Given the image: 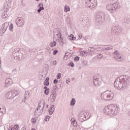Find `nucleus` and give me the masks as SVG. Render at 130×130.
Listing matches in <instances>:
<instances>
[{
	"instance_id": "obj_1",
	"label": "nucleus",
	"mask_w": 130,
	"mask_h": 130,
	"mask_svg": "<svg viewBox=\"0 0 130 130\" xmlns=\"http://www.w3.org/2000/svg\"><path fill=\"white\" fill-rule=\"evenodd\" d=\"M129 82V77L126 75H121L117 78L114 83V86L117 90H125L127 88Z\"/></svg>"
},
{
	"instance_id": "obj_2",
	"label": "nucleus",
	"mask_w": 130,
	"mask_h": 130,
	"mask_svg": "<svg viewBox=\"0 0 130 130\" xmlns=\"http://www.w3.org/2000/svg\"><path fill=\"white\" fill-rule=\"evenodd\" d=\"M103 112L106 115L113 116V115H117V113L119 112V108L114 104H111L106 106L103 110Z\"/></svg>"
},
{
	"instance_id": "obj_3",
	"label": "nucleus",
	"mask_w": 130,
	"mask_h": 130,
	"mask_svg": "<svg viewBox=\"0 0 130 130\" xmlns=\"http://www.w3.org/2000/svg\"><path fill=\"white\" fill-rule=\"evenodd\" d=\"M101 98L104 99V100H108V101L112 100L114 97V93L109 91L108 90L102 93L101 95Z\"/></svg>"
},
{
	"instance_id": "obj_4",
	"label": "nucleus",
	"mask_w": 130,
	"mask_h": 130,
	"mask_svg": "<svg viewBox=\"0 0 130 130\" xmlns=\"http://www.w3.org/2000/svg\"><path fill=\"white\" fill-rule=\"evenodd\" d=\"M94 20L96 23H99V25L102 24V23L105 21L104 13L102 12H98L96 15L94 17Z\"/></svg>"
},
{
	"instance_id": "obj_5",
	"label": "nucleus",
	"mask_w": 130,
	"mask_h": 130,
	"mask_svg": "<svg viewBox=\"0 0 130 130\" xmlns=\"http://www.w3.org/2000/svg\"><path fill=\"white\" fill-rule=\"evenodd\" d=\"M39 107L37 108V109L35 111L34 114L35 115H40V114H42L43 112V109H44V105L45 103L44 101H39Z\"/></svg>"
},
{
	"instance_id": "obj_6",
	"label": "nucleus",
	"mask_w": 130,
	"mask_h": 130,
	"mask_svg": "<svg viewBox=\"0 0 130 130\" xmlns=\"http://www.w3.org/2000/svg\"><path fill=\"white\" fill-rule=\"evenodd\" d=\"M121 5L118 2L114 3L113 4H110L107 6V10L108 11H115L117 9H121Z\"/></svg>"
},
{
	"instance_id": "obj_7",
	"label": "nucleus",
	"mask_w": 130,
	"mask_h": 130,
	"mask_svg": "<svg viewBox=\"0 0 130 130\" xmlns=\"http://www.w3.org/2000/svg\"><path fill=\"white\" fill-rule=\"evenodd\" d=\"M113 54L114 55L113 59L116 60V61H122V60L124 59L123 56L120 55L119 52L118 51H115L113 53Z\"/></svg>"
},
{
	"instance_id": "obj_8",
	"label": "nucleus",
	"mask_w": 130,
	"mask_h": 130,
	"mask_svg": "<svg viewBox=\"0 0 130 130\" xmlns=\"http://www.w3.org/2000/svg\"><path fill=\"white\" fill-rule=\"evenodd\" d=\"M101 79V75L100 74H95L93 76V83L94 86H100L101 85V82L100 80Z\"/></svg>"
},
{
	"instance_id": "obj_9",
	"label": "nucleus",
	"mask_w": 130,
	"mask_h": 130,
	"mask_svg": "<svg viewBox=\"0 0 130 130\" xmlns=\"http://www.w3.org/2000/svg\"><path fill=\"white\" fill-rule=\"evenodd\" d=\"M54 35H53V38L54 39H55L56 37H58V38H59L60 41L61 43L63 42V39L61 38V33L60 32V30H59V28H55L54 29Z\"/></svg>"
},
{
	"instance_id": "obj_10",
	"label": "nucleus",
	"mask_w": 130,
	"mask_h": 130,
	"mask_svg": "<svg viewBox=\"0 0 130 130\" xmlns=\"http://www.w3.org/2000/svg\"><path fill=\"white\" fill-rule=\"evenodd\" d=\"M85 5L87 7V8H90V9H93L95 8V5H96V1L86 0L85 2Z\"/></svg>"
},
{
	"instance_id": "obj_11",
	"label": "nucleus",
	"mask_w": 130,
	"mask_h": 130,
	"mask_svg": "<svg viewBox=\"0 0 130 130\" xmlns=\"http://www.w3.org/2000/svg\"><path fill=\"white\" fill-rule=\"evenodd\" d=\"M16 24L18 27H22L25 24V20L22 17H18L16 20Z\"/></svg>"
},
{
	"instance_id": "obj_12",
	"label": "nucleus",
	"mask_w": 130,
	"mask_h": 130,
	"mask_svg": "<svg viewBox=\"0 0 130 130\" xmlns=\"http://www.w3.org/2000/svg\"><path fill=\"white\" fill-rule=\"evenodd\" d=\"M13 84V80L11 78H7L5 81V86L9 87Z\"/></svg>"
},
{
	"instance_id": "obj_13",
	"label": "nucleus",
	"mask_w": 130,
	"mask_h": 130,
	"mask_svg": "<svg viewBox=\"0 0 130 130\" xmlns=\"http://www.w3.org/2000/svg\"><path fill=\"white\" fill-rule=\"evenodd\" d=\"M84 117H85V114H79L78 115V118L79 121H81L82 122H83V121H86V120H87V119H85Z\"/></svg>"
},
{
	"instance_id": "obj_14",
	"label": "nucleus",
	"mask_w": 130,
	"mask_h": 130,
	"mask_svg": "<svg viewBox=\"0 0 130 130\" xmlns=\"http://www.w3.org/2000/svg\"><path fill=\"white\" fill-rule=\"evenodd\" d=\"M19 53H21V50H20V49L17 48L13 51L12 54L13 56H18Z\"/></svg>"
},
{
	"instance_id": "obj_15",
	"label": "nucleus",
	"mask_w": 130,
	"mask_h": 130,
	"mask_svg": "<svg viewBox=\"0 0 130 130\" xmlns=\"http://www.w3.org/2000/svg\"><path fill=\"white\" fill-rule=\"evenodd\" d=\"M51 102H54L55 101V99H56V96L55 95V93H54V91H53L52 94L50 95Z\"/></svg>"
},
{
	"instance_id": "obj_16",
	"label": "nucleus",
	"mask_w": 130,
	"mask_h": 130,
	"mask_svg": "<svg viewBox=\"0 0 130 130\" xmlns=\"http://www.w3.org/2000/svg\"><path fill=\"white\" fill-rule=\"evenodd\" d=\"M44 89H45L44 93L45 95H48L49 94V88L46 86H45Z\"/></svg>"
},
{
	"instance_id": "obj_17",
	"label": "nucleus",
	"mask_w": 130,
	"mask_h": 130,
	"mask_svg": "<svg viewBox=\"0 0 130 130\" xmlns=\"http://www.w3.org/2000/svg\"><path fill=\"white\" fill-rule=\"evenodd\" d=\"M76 104V99L73 98L70 102L71 106H74Z\"/></svg>"
},
{
	"instance_id": "obj_18",
	"label": "nucleus",
	"mask_w": 130,
	"mask_h": 130,
	"mask_svg": "<svg viewBox=\"0 0 130 130\" xmlns=\"http://www.w3.org/2000/svg\"><path fill=\"white\" fill-rule=\"evenodd\" d=\"M9 25H10V23H9V22H5L2 25V26H3V28H5L6 29H8V27H9Z\"/></svg>"
},
{
	"instance_id": "obj_19",
	"label": "nucleus",
	"mask_w": 130,
	"mask_h": 130,
	"mask_svg": "<svg viewBox=\"0 0 130 130\" xmlns=\"http://www.w3.org/2000/svg\"><path fill=\"white\" fill-rule=\"evenodd\" d=\"M113 49V46H107L104 50H111Z\"/></svg>"
},
{
	"instance_id": "obj_20",
	"label": "nucleus",
	"mask_w": 130,
	"mask_h": 130,
	"mask_svg": "<svg viewBox=\"0 0 130 130\" xmlns=\"http://www.w3.org/2000/svg\"><path fill=\"white\" fill-rule=\"evenodd\" d=\"M71 10V8H70V7L68 6H66L64 7V12L65 13H68V12H70V11Z\"/></svg>"
},
{
	"instance_id": "obj_21",
	"label": "nucleus",
	"mask_w": 130,
	"mask_h": 130,
	"mask_svg": "<svg viewBox=\"0 0 130 130\" xmlns=\"http://www.w3.org/2000/svg\"><path fill=\"white\" fill-rule=\"evenodd\" d=\"M0 31L2 33H3V34H5V32H6L7 31V29L5 27H3V26H2Z\"/></svg>"
},
{
	"instance_id": "obj_22",
	"label": "nucleus",
	"mask_w": 130,
	"mask_h": 130,
	"mask_svg": "<svg viewBox=\"0 0 130 130\" xmlns=\"http://www.w3.org/2000/svg\"><path fill=\"white\" fill-rule=\"evenodd\" d=\"M72 123H73V125L75 127H77L78 126V122H77V121H76V120H74V121L72 120Z\"/></svg>"
},
{
	"instance_id": "obj_23",
	"label": "nucleus",
	"mask_w": 130,
	"mask_h": 130,
	"mask_svg": "<svg viewBox=\"0 0 130 130\" xmlns=\"http://www.w3.org/2000/svg\"><path fill=\"white\" fill-rule=\"evenodd\" d=\"M70 40H76V37H74V35L71 34L69 36Z\"/></svg>"
},
{
	"instance_id": "obj_24",
	"label": "nucleus",
	"mask_w": 130,
	"mask_h": 130,
	"mask_svg": "<svg viewBox=\"0 0 130 130\" xmlns=\"http://www.w3.org/2000/svg\"><path fill=\"white\" fill-rule=\"evenodd\" d=\"M29 95H30V93L28 91H25L24 94V97L25 99H27V98H29Z\"/></svg>"
},
{
	"instance_id": "obj_25",
	"label": "nucleus",
	"mask_w": 130,
	"mask_h": 130,
	"mask_svg": "<svg viewBox=\"0 0 130 130\" xmlns=\"http://www.w3.org/2000/svg\"><path fill=\"white\" fill-rule=\"evenodd\" d=\"M115 31H116V26H113L111 27V32L112 33H115Z\"/></svg>"
},
{
	"instance_id": "obj_26",
	"label": "nucleus",
	"mask_w": 130,
	"mask_h": 130,
	"mask_svg": "<svg viewBox=\"0 0 130 130\" xmlns=\"http://www.w3.org/2000/svg\"><path fill=\"white\" fill-rule=\"evenodd\" d=\"M56 42L55 41H53V42L50 43V46L51 47H54V46H56Z\"/></svg>"
},
{
	"instance_id": "obj_27",
	"label": "nucleus",
	"mask_w": 130,
	"mask_h": 130,
	"mask_svg": "<svg viewBox=\"0 0 130 130\" xmlns=\"http://www.w3.org/2000/svg\"><path fill=\"white\" fill-rule=\"evenodd\" d=\"M88 51L89 52H94V51H95V49L93 47H89L88 48Z\"/></svg>"
},
{
	"instance_id": "obj_28",
	"label": "nucleus",
	"mask_w": 130,
	"mask_h": 130,
	"mask_svg": "<svg viewBox=\"0 0 130 130\" xmlns=\"http://www.w3.org/2000/svg\"><path fill=\"white\" fill-rule=\"evenodd\" d=\"M7 17H8V14H6V13H4L2 14V17L3 19H6Z\"/></svg>"
},
{
	"instance_id": "obj_29",
	"label": "nucleus",
	"mask_w": 130,
	"mask_h": 130,
	"mask_svg": "<svg viewBox=\"0 0 130 130\" xmlns=\"http://www.w3.org/2000/svg\"><path fill=\"white\" fill-rule=\"evenodd\" d=\"M13 28H14V25H13V23H11L9 26V30L11 31V32H13Z\"/></svg>"
},
{
	"instance_id": "obj_30",
	"label": "nucleus",
	"mask_w": 130,
	"mask_h": 130,
	"mask_svg": "<svg viewBox=\"0 0 130 130\" xmlns=\"http://www.w3.org/2000/svg\"><path fill=\"white\" fill-rule=\"evenodd\" d=\"M50 111H52V112H54V105H52L50 108Z\"/></svg>"
},
{
	"instance_id": "obj_31",
	"label": "nucleus",
	"mask_w": 130,
	"mask_h": 130,
	"mask_svg": "<svg viewBox=\"0 0 130 130\" xmlns=\"http://www.w3.org/2000/svg\"><path fill=\"white\" fill-rule=\"evenodd\" d=\"M96 57H98V58H102V57H103V55H102V54L101 53H98L96 55Z\"/></svg>"
},
{
	"instance_id": "obj_32",
	"label": "nucleus",
	"mask_w": 130,
	"mask_h": 130,
	"mask_svg": "<svg viewBox=\"0 0 130 130\" xmlns=\"http://www.w3.org/2000/svg\"><path fill=\"white\" fill-rule=\"evenodd\" d=\"M13 98V96L12 95V92H11V91H10L9 93H8V99H11Z\"/></svg>"
},
{
	"instance_id": "obj_33",
	"label": "nucleus",
	"mask_w": 130,
	"mask_h": 130,
	"mask_svg": "<svg viewBox=\"0 0 130 130\" xmlns=\"http://www.w3.org/2000/svg\"><path fill=\"white\" fill-rule=\"evenodd\" d=\"M13 92H14V93L15 94V95L17 96V95H19V90H16V89H14V90H13Z\"/></svg>"
},
{
	"instance_id": "obj_34",
	"label": "nucleus",
	"mask_w": 130,
	"mask_h": 130,
	"mask_svg": "<svg viewBox=\"0 0 130 130\" xmlns=\"http://www.w3.org/2000/svg\"><path fill=\"white\" fill-rule=\"evenodd\" d=\"M120 28H117V27H116V31L115 34H117V33H120Z\"/></svg>"
},
{
	"instance_id": "obj_35",
	"label": "nucleus",
	"mask_w": 130,
	"mask_h": 130,
	"mask_svg": "<svg viewBox=\"0 0 130 130\" xmlns=\"http://www.w3.org/2000/svg\"><path fill=\"white\" fill-rule=\"evenodd\" d=\"M49 118H50V116L47 115L44 119V120L45 121H49Z\"/></svg>"
},
{
	"instance_id": "obj_36",
	"label": "nucleus",
	"mask_w": 130,
	"mask_h": 130,
	"mask_svg": "<svg viewBox=\"0 0 130 130\" xmlns=\"http://www.w3.org/2000/svg\"><path fill=\"white\" fill-rule=\"evenodd\" d=\"M40 8L38 9V13H41L43 10H44V7H39Z\"/></svg>"
},
{
	"instance_id": "obj_37",
	"label": "nucleus",
	"mask_w": 130,
	"mask_h": 130,
	"mask_svg": "<svg viewBox=\"0 0 130 130\" xmlns=\"http://www.w3.org/2000/svg\"><path fill=\"white\" fill-rule=\"evenodd\" d=\"M60 78H61V73H58V74L57 75V79L58 80H59V79H60Z\"/></svg>"
},
{
	"instance_id": "obj_38",
	"label": "nucleus",
	"mask_w": 130,
	"mask_h": 130,
	"mask_svg": "<svg viewBox=\"0 0 130 130\" xmlns=\"http://www.w3.org/2000/svg\"><path fill=\"white\" fill-rule=\"evenodd\" d=\"M57 88H58L57 85H55V86H54V89H53V90H54V94H55V93H56V89H57Z\"/></svg>"
},
{
	"instance_id": "obj_39",
	"label": "nucleus",
	"mask_w": 130,
	"mask_h": 130,
	"mask_svg": "<svg viewBox=\"0 0 130 130\" xmlns=\"http://www.w3.org/2000/svg\"><path fill=\"white\" fill-rule=\"evenodd\" d=\"M74 60L75 61H78L79 60H80V57L79 56H76L75 58H74Z\"/></svg>"
},
{
	"instance_id": "obj_40",
	"label": "nucleus",
	"mask_w": 130,
	"mask_h": 130,
	"mask_svg": "<svg viewBox=\"0 0 130 130\" xmlns=\"http://www.w3.org/2000/svg\"><path fill=\"white\" fill-rule=\"evenodd\" d=\"M11 93H12V96L13 97V98H14V97H16V94L14 92V90H12L11 91H10Z\"/></svg>"
},
{
	"instance_id": "obj_41",
	"label": "nucleus",
	"mask_w": 130,
	"mask_h": 130,
	"mask_svg": "<svg viewBox=\"0 0 130 130\" xmlns=\"http://www.w3.org/2000/svg\"><path fill=\"white\" fill-rule=\"evenodd\" d=\"M14 129H18L19 128V125L16 124L13 127Z\"/></svg>"
},
{
	"instance_id": "obj_42",
	"label": "nucleus",
	"mask_w": 130,
	"mask_h": 130,
	"mask_svg": "<svg viewBox=\"0 0 130 130\" xmlns=\"http://www.w3.org/2000/svg\"><path fill=\"white\" fill-rule=\"evenodd\" d=\"M44 85L45 86H49V81H46L45 80Z\"/></svg>"
},
{
	"instance_id": "obj_43",
	"label": "nucleus",
	"mask_w": 130,
	"mask_h": 130,
	"mask_svg": "<svg viewBox=\"0 0 130 130\" xmlns=\"http://www.w3.org/2000/svg\"><path fill=\"white\" fill-rule=\"evenodd\" d=\"M57 52H58V50L55 49L53 51V55H55V54H56V53H57Z\"/></svg>"
},
{
	"instance_id": "obj_44",
	"label": "nucleus",
	"mask_w": 130,
	"mask_h": 130,
	"mask_svg": "<svg viewBox=\"0 0 130 130\" xmlns=\"http://www.w3.org/2000/svg\"><path fill=\"white\" fill-rule=\"evenodd\" d=\"M69 66H70V67H71V68H74L75 64L73 62H71L69 64Z\"/></svg>"
},
{
	"instance_id": "obj_45",
	"label": "nucleus",
	"mask_w": 130,
	"mask_h": 130,
	"mask_svg": "<svg viewBox=\"0 0 130 130\" xmlns=\"http://www.w3.org/2000/svg\"><path fill=\"white\" fill-rule=\"evenodd\" d=\"M31 122L32 123H35L36 122V119L35 118H31Z\"/></svg>"
},
{
	"instance_id": "obj_46",
	"label": "nucleus",
	"mask_w": 130,
	"mask_h": 130,
	"mask_svg": "<svg viewBox=\"0 0 130 130\" xmlns=\"http://www.w3.org/2000/svg\"><path fill=\"white\" fill-rule=\"evenodd\" d=\"M57 83H58V80H57V79H54V81H53V83L55 84Z\"/></svg>"
},
{
	"instance_id": "obj_47",
	"label": "nucleus",
	"mask_w": 130,
	"mask_h": 130,
	"mask_svg": "<svg viewBox=\"0 0 130 130\" xmlns=\"http://www.w3.org/2000/svg\"><path fill=\"white\" fill-rule=\"evenodd\" d=\"M78 39H82L83 38V36L82 35H78Z\"/></svg>"
},
{
	"instance_id": "obj_48",
	"label": "nucleus",
	"mask_w": 130,
	"mask_h": 130,
	"mask_svg": "<svg viewBox=\"0 0 130 130\" xmlns=\"http://www.w3.org/2000/svg\"><path fill=\"white\" fill-rule=\"evenodd\" d=\"M39 8H43V5L42 4H41V3H40L39 4Z\"/></svg>"
},
{
	"instance_id": "obj_49",
	"label": "nucleus",
	"mask_w": 130,
	"mask_h": 130,
	"mask_svg": "<svg viewBox=\"0 0 130 130\" xmlns=\"http://www.w3.org/2000/svg\"><path fill=\"white\" fill-rule=\"evenodd\" d=\"M69 55H70V53H69V52H66L65 56H69Z\"/></svg>"
},
{
	"instance_id": "obj_50",
	"label": "nucleus",
	"mask_w": 130,
	"mask_h": 130,
	"mask_svg": "<svg viewBox=\"0 0 130 130\" xmlns=\"http://www.w3.org/2000/svg\"><path fill=\"white\" fill-rule=\"evenodd\" d=\"M52 63H53V66H56V60L53 61Z\"/></svg>"
},
{
	"instance_id": "obj_51",
	"label": "nucleus",
	"mask_w": 130,
	"mask_h": 130,
	"mask_svg": "<svg viewBox=\"0 0 130 130\" xmlns=\"http://www.w3.org/2000/svg\"><path fill=\"white\" fill-rule=\"evenodd\" d=\"M49 113L50 115H52V114L53 113V112L49 110Z\"/></svg>"
},
{
	"instance_id": "obj_52",
	"label": "nucleus",
	"mask_w": 130,
	"mask_h": 130,
	"mask_svg": "<svg viewBox=\"0 0 130 130\" xmlns=\"http://www.w3.org/2000/svg\"><path fill=\"white\" fill-rule=\"evenodd\" d=\"M45 81H46V82H49V77H47Z\"/></svg>"
},
{
	"instance_id": "obj_53",
	"label": "nucleus",
	"mask_w": 130,
	"mask_h": 130,
	"mask_svg": "<svg viewBox=\"0 0 130 130\" xmlns=\"http://www.w3.org/2000/svg\"><path fill=\"white\" fill-rule=\"evenodd\" d=\"M17 69H14L13 70V73H14V74H17Z\"/></svg>"
},
{
	"instance_id": "obj_54",
	"label": "nucleus",
	"mask_w": 130,
	"mask_h": 130,
	"mask_svg": "<svg viewBox=\"0 0 130 130\" xmlns=\"http://www.w3.org/2000/svg\"><path fill=\"white\" fill-rule=\"evenodd\" d=\"M70 82H71V81H70V80L67 79V80H66V83H67V84H69V83H70Z\"/></svg>"
},
{
	"instance_id": "obj_55",
	"label": "nucleus",
	"mask_w": 130,
	"mask_h": 130,
	"mask_svg": "<svg viewBox=\"0 0 130 130\" xmlns=\"http://www.w3.org/2000/svg\"><path fill=\"white\" fill-rule=\"evenodd\" d=\"M8 130H14L13 127H9Z\"/></svg>"
},
{
	"instance_id": "obj_56",
	"label": "nucleus",
	"mask_w": 130,
	"mask_h": 130,
	"mask_svg": "<svg viewBox=\"0 0 130 130\" xmlns=\"http://www.w3.org/2000/svg\"><path fill=\"white\" fill-rule=\"evenodd\" d=\"M20 130H26V128L25 127H23Z\"/></svg>"
},
{
	"instance_id": "obj_57",
	"label": "nucleus",
	"mask_w": 130,
	"mask_h": 130,
	"mask_svg": "<svg viewBox=\"0 0 130 130\" xmlns=\"http://www.w3.org/2000/svg\"><path fill=\"white\" fill-rule=\"evenodd\" d=\"M86 51H83V54H86Z\"/></svg>"
},
{
	"instance_id": "obj_58",
	"label": "nucleus",
	"mask_w": 130,
	"mask_h": 130,
	"mask_svg": "<svg viewBox=\"0 0 130 130\" xmlns=\"http://www.w3.org/2000/svg\"><path fill=\"white\" fill-rule=\"evenodd\" d=\"M84 119H87V116H86V115H84Z\"/></svg>"
},
{
	"instance_id": "obj_59",
	"label": "nucleus",
	"mask_w": 130,
	"mask_h": 130,
	"mask_svg": "<svg viewBox=\"0 0 130 130\" xmlns=\"http://www.w3.org/2000/svg\"><path fill=\"white\" fill-rule=\"evenodd\" d=\"M31 130H36V129H35V128H31Z\"/></svg>"
},
{
	"instance_id": "obj_60",
	"label": "nucleus",
	"mask_w": 130,
	"mask_h": 130,
	"mask_svg": "<svg viewBox=\"0 0 130 130\" xmlns=\"http://www.w3.org/2000/svg\"><path fill=\"white\" fill-rule=\"evenodd\" d=\"M72 81H74V80H75V78H73L72 79Z\"/></svg>"
},
{
	"instance_id": "obj_61",
	"label": "nucleus",
	"mask_w": 130,
	"mask_h": 130,
	"mask_svg": "<svg viewBox=\"0 0 130 130\" xmlns=\"http://www.w3.org/2000/svg\"><path fill=\"white\" fill-rule=\"evenodd\" d=\"M48 105H47V108H48Z\"/></svg>"
},
{
	"instance_id": "obj_62",
	"label": "nucleus",
	"mask_w": 130,
	"mask_h": 130,
	"mask_svg": "<svg viewBox=\"0 0 130 130\" xmlns=\"http://www.w3.org/2000/svg\"><path fill=\"white\" fill-rule=\"evenodd\" d=\"M0 110H2V108H0Z\"/></svg>"
},
{
	"instance_id": "obj_63",
	"label": "nucleus",
	"mask_w": 130,
	"mask_h": 130,
	"mask_svg": "<svg viewBox=\"0 0 130 130\" xmlns=\"http://www.w3.org/2000/svg\"><path fill=\"white\" fill-rule=\"evenodd\" d=\"M37 2H38V1H39V0H36Z\"/></svg>"
}]
</instances>
